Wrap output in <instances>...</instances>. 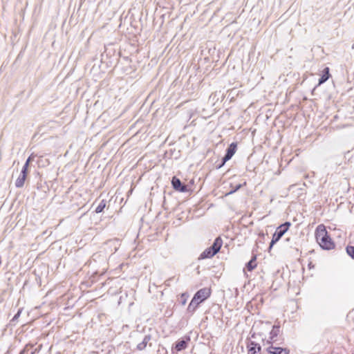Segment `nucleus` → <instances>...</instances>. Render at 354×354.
<instances>
[{"instance_id":"nucleus-2","label":"nucleus","mask_w":354,"mask_h":354,"mask_svg":"<svg viewBox=\"0 0 354 354\" xmlns=\"http://www.w3.org/2000/svg\"><path fill=\"white\" fill-rule=\"evenodd\" d=\"M290 225V222L286 221L277 227L274 233L272 235V240L270 243V245L268 248L269 252L272 250L274 245L276 244L284 235V234L288 230Z\"/></svg>"},{"instance_id":"nucleus-10","label":"nucleus","mask_w":354,"mask_h":354,"mask_svg":"<svg viewBox=\"0 0 354 354\" xmlns=\"http://www.w3.org/2000/svg\"><path fill=\"white\" fill-rule=\"evenodd\" d=\"M330 77L331 75L329 72V68H324L318 80V84L315 87L314 89H315L317 86H320L321 84L325 83Z\"/></svg>"},{"instance_id":"nucleus-23","label":"nucleus","mask_w":354,"mask_h":354,"mask_svg":"<svg viewBox=\"0 0 354 354\" xmlns=\"http://www.w3.org/2000/svg\"><path fill=\"white\" fill-rule=\"evenodd\" d=\"M227 162V161H224V156H223V157L222 158V159H221V162H220V163H218V164H217V165H216V166H215L216 169H221L222 167H223V166H224V165L225 164V162Z\"/></svg>"},{"instance_id":"nucleus-15","label":"nucleus","mask_w":354,"mask_h":354,"mask_svg":"<svg viewBox=\"0 0 354 354\" xmlns=\"http://www.w3.org/2000/svg\"><path fill=\"white\" fill-rule=\"evenodd\" d=\"M151 336L150 335H145L142 341L137 345V349L139 351L144 350L146 348L148 342L151 340Z\"/></svg>"},{"instance_id":"nucleus-9","label":"nucleus","mask_w":354,"mask_h":354,"mask_svg":"<svg viewBox=\"0 0 354 354\" xmlns=\"http://www.w3.org/2000/svg\"><path fill=\"white\" fill-rule=\"evenodd\" d=\"M237 150V143L232 142L227 148L224 155V161L230 160Z\"/></svg>"},{"instance_id":"nucleus-20","label":"nucleus","mask_w":354,"mask_h":354,"mask_svg":"<svg viewBox=\"0 0 354 354\" xmlns=\"http://www.w3.org/2000/svg\"><path fill=\"white\" fill-rule=\"evenodd\" d=\"M23 308H21L18 310L17 313L14 315L12 319L10 320L11 324H15V322L18 321L19 317H20L21 313H22Z\"/></svg>"},{"instance_id":"nucleus-3","label":"nucleus","mask_w":354,"mask_h":354,"mask_svg":"<svg viewBox=\"0 0 354 354\" xmlns=\"http://www.w3.org/2000/svg\"><path fill=\"white\" fill-rule=\"evenodd\" d=\"M267 347L265 348V351L268 354H289L290 350L288 348H283L278 346V344L272 343V344H266Z\"/></svg>"},{"instance_id":"nucleus-8","label":"nucleus","mask_w":354,"mask_h":354,"mask_svg":"<svg viewBox=\"0 0 354 354\" xmlns=\"http://www.w3.org/2000/svg\"><path fill=\"white\" fill-rule=\"evenodd\" d=\"M248 353L257 354L261 351V346L256 341L249 340L247 343Z\"/></svg>"},{"instance_id":"nucleus-24","label":"nucleus","mask_w":354,"mask_h":354,"mask_svg":"<svg viewBox=\"0 0 354 354\" xmlns=\"http://www.w3.org/2000/svg\"><path fill=\"white\" fill-rule=\"evenodd\" d=\"M257 335H259V337H261V334H256L255 333H252V334L251 335V337H252V339H256L257 338Z\"/></svg>"},{"instance_id":"nucleus-11","label":"nucleus","mask_w":354,"mask_h":354,"mask_svg":"<svg viewBox=\"0 0 354 354\" xmlns=\"http://www.w3.org/2000/svg\"><path fill=\"white\" fill-rule=\"evenodd\" d=\"M28 173L21 171V173L15 181V186L17 188H21L24 187L25 181L26 180Z\"/></svg>"},{"instance_id":"nucleus-6","label":"nucleus","mask_w":354,"mask_h":354,"mask_svg":"<svg viewBox=\"0 0 354 354\" xmlns=\"http://www.w3.org/2000/svg\"><path fill=\"white\" fill-rule=\"evenodd\" d=\"M171 185L173 188L178 192L185 193L189 192L187 185L183 183L179 178L174 176L171 179Z\"/></svg>"},{"instance_id":"nucleus-25","label":"nucleus","mask_w":354,"mask_h":354,"mask_svg":"<svg viewBox=\"0 0 354 354\" xmlns=\"http://www.w3.org/2000/svg\"><path fill=\"white\" fill-rule=\"evenodd\" d=\"M24 352H25V350L24 349V350H22V351L20 352V354H24Z\"/></svg>"},{"instance_id":"nucleus-7","label":"nucleus","mask_w":354,"mask_h":354,"mask_svg":"<svg viewBox=\"0 0 354 354\" xmlns=\"http://www.w3.org/2000/svg\"><path fill=\"white\" fill-rule=\"evenodd\" d=\"M211 295V290L208 288H203L198 290L193 297L198 300L201 303L206 300Z\"/></svg>"},{"instance_id":"nucleus-4","label":"nucleus","mask_w":354,"mask_h":354,"mask_svg":"<svg viewBox=\"0 0 354 354\" xmlns=\"http://www.w3.org/2000/svg\"><path fill=\"white\" fill-rule=\"evenodd\" d=\"M190 340V337L188 335L178 339L172 347L173 352L178 353L186 349Z\"/></svg>"},{"instance_id":"nucleus-14","label":"nucleus","mask_w":354,"mask_h":354,"mask_svg":"<svg viewBox=\"0 0 354 354\" xmlns=\"http://www.w3.org/2000/svg\"><path fill=\"white\" fill-rule=\"evenodd\" d=\"M215 254V252L212 251L211 250V248L209 247L206 248L199 256L198 259H209L213 257Z\"/></svg>"},{"instance_id":"nucleus-13","label":"nucleus","mask_w":354,"mask_h":354,"mask_svg":"<svg viewBox=\"0 0 354 354\" xmlns=\"http://www.w3.org/2000/svg\"><path fill=\"white\" fill-rule=\"evenodd\" d=\"M201 302L198 300H196L194 297H192L188 307H187V312L189 313H194L195 310L197 309L198 306L200 305Z\"/></svg>"},{"instance_id":"nucleus-1","label":"nucleus","mask_w":354,"mask_h":354,"mask_svg":"<svg viewBox=\"0 0 354 354\" xmlns=\"http://www.w3.org/2000/svg\"><path fill=\"white\" fill-rule=\"evenodd\" d=\"M315 238L319 246L326 250H332L335 248V243L328 235L325 226L319 225L315 230Z\"/></svg>"},{"instance_id":"nucleus-17","label":"nucleus","mask_w":354,"mask_h":354,"mask_svg":"<svg viewBox=\"0 0 354 354\" xmlns=\"http://www.w3.org/2000/svg\"><path fill=\"white\" fill-rule=\"evenodd\" d=\"M34 158H35V155L33 153H32L30 156H29L28 158H27L25 164L24 165L22 169H21V171L28 173V168H29L30 164L32 161L34 160Z\"/></svg>"},{"instance_id":"nucleus-21","label":"nucleus","mask_w":354,"mask_h":354,"mask_svg":"<svg viewBox=\"0 0 354 354\" xmlns=\"http://www.w3.org/2000/svg\"><path fill=\"white\" fill-rule=\"evenodd\" d=\"M188 297L189 295L187 292H184L180 295V303L183 306L185 305Z\"/></svg>"},{"instance_id":"nucleus-19","label":"nucleus","mask_w":354,"mask_h":354,"mask_svg":"<svg viewBox=\"0 0 354 354\" xmlns=\"http://www.w3.org/2000/svg\"><path fill=\"white\" fill-rule=\"evenodd\" d=\"M346 252L352 259H354V245H347Z\"/></svg>"},{"instance_id":"nucleus-12","label":"nucleus","mask_w":354,"mask_h":354,"mask_svg":"<svg viewBox=\"0 0 354 354\" xmlns=\"http://www.w3.org/2000/svg\"><path fill=\"white\" fill-rule=\"evenodd\" d=\"M222 244V239L220 236H218L214 239V243L210 246L211 250L215 252L216 254H217L220 251Z\"/></svg>"},{"instance_id":"nucleus-5","label":"nucleus","mask_w":354,"mask_h":354,"mask_svg":"<svg viewBox=\"0 0 354 354\" xmlns=\"http://www.w3.org/2000/svg\"><path fill=\"white\" fill-rule=\"evenodd\" d=\"M280 333V325L279 324H274L272 326V330L270 332V336L269 339L266 341H265V339L263 337H261V341L263 342V345L265 346L266 344H272V343H276L277 342V337L279 335Z\"/></svg>"},{"instance_id":"nucleus-22","label":"nucleus","mask_w":354,"mask_h":354,"mask_svg":"<svg viewBox=\"0 0 354 354\" xmlns=\"http://www.w3.org/2000/svg\"><path fill=\"white\" fill-rule=\"evenodd\" d=\"M242 187V185L241 184H238L235 186L234 188H233L232 190H230L229 192H227V194H225V196H228V195H230V194H234V192H237L239 189H241Z\"/></svg>"},{"instance_id":"nucleus-18","label":"nucleus","mask_w":354,"mask_h":354,"mask_svg":"<svg viewBox=\"0 0 354 354\" xmlns=\"http://www.w3.org/2000/svg\"><path fill=\"white\" fill-rule=\"evenodd\" d=\"M106 200H102L100 202V203L98 204V205L97 206V207L95 208V212L97 214L102 212L106 207Z\"/></svg>"},{"instance_id":"nucleus-16","label":"nucleus","mask_w":354,"mask_h":354,"mask_svg":"<svg viewBox=\"0 0 354 354\" xmlns=\"http://www.w3.org/2000/svg\"><path fill=\"white\" fill-rule=\"evenodd\" d=\"M257 257L254 255L252 257L251 259L245 264V268L248 271H252L257 267Z\"/></svg>"},{"instance_id":"nucleus-26","label":"nucleus","mask_w":354,"mask_h":354,"mask_svg":"<svg viewBox=\"0 0 354 354\" xmlns=\"http://www.w3.org/2000/svg\"><path fill=\"white\" fill-rule=\"evenodd\" d=\"M30 354H35V352H32Z\"/></svg>"}]
</instances>
